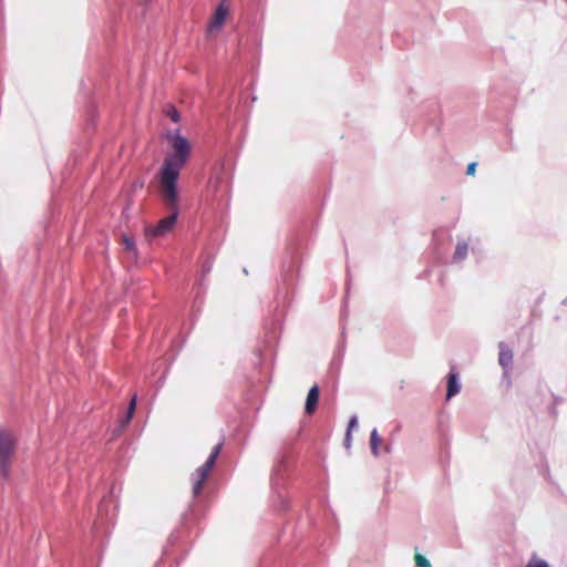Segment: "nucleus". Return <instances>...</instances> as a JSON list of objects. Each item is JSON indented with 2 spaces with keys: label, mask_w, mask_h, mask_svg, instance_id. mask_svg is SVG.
Wrapping results in <instances>:
<instances>
[{
  "label": "nucleus",
  "mask_w": 567,
  "mask_h": 567,
  "mask_svg": "<svg viewBox=\"0 0 567 567\" xmlns=\"http://www.w3.org/2000/svg\"><path fill=\"white\" fill-rule=\"evenodd\" d=\"M167 207L172 210V214L168 215L167 217L161 219L155 226L148 227L146 229L147 237L163 236L173 229V226L176 223L177 214H178L177 205L175 207H169V206H167Z\"/></svg>",
  "instance_id": "obj_3"
},
{
  "label": "nucleus",
  "mask_w": 567,
  "mask_h": 567,
  "mask_svg": "<svg viewBox=\"0 0 567 567\" xmlns=\"http://www.w3.org/2000/svg\"><path fill=\"white\" fill-rule=\"evenodd\" d=\"M467 250H468V245L466 243H458L456 245V248H455V251L453 255V260L454 261L464 260L467 256Z\"/></svg>",
  "instance_id": "obj_10"
},
{
  "label": "nucleus",
  "mask_w": 567,
  "mask_h": 567,
  "mask_svg": "<svg viewBox=\"0 0 567 567\" xmlns=\"http://www.w3.org/2000/svg\"><path fill=\"white\" fill-rule=\"evenodd\" d=\"M135 408H136V395H134L130 401L125 423H128L131 421V419L133 417Z\"/></svg>",
  "instance_id": "obj_13"
},
{
  "label": "nucleus",
  "mask_w": 567,
  "mask_h": 567,
  "mask_svg": "<svg viewBox=\"0 0 567 567\" xmlns=\"http://www.w3.org/2000/svg\"><path fill=\"white\" fill-rule=\"evenodd\" d=\"M318 401H319V386L317 384H315L313 386L310 388L307 399H306L305 412L308 415H311L316 411Z\"/></svg>",
  "instance_id": "obj_5"
},
{
  "label": "nucleus",
  "mask_w": 567,
  "mask_h": 567,
  "mask_svg": "<svg viewBox=\"0 0 567 567\" xmlns=\"http://www.w3.org/2000/svg\"><path fill=\"white\" fill-rule=\"evenodd\" d=\"M123 245L126 250L135 251L136 249L134 240L130 237L123 238Z\"/></svg>",
  "instance_id": "obj_16"
},
{
  "label": "nucleus",
  "mask_w": 567,
  "mask_h": 567,
  "mask_svg": "<svg viewBox=\"0 0 567 567\" xmlns=\"http://www.w3.org/2000/svg\"><path fill=\"white\" fill-rule=\"evenodd\" d=\"M172 152L165 157L157 173L158 188L166 206L175 207L178 204L177 181L182 168L190 156V143L178 132L166 135Z\"/></svg>",
  "instance_id": "obj_1"
},
{
  "label": "nucleus",
  "mask_w": 567,
  "mask_h": 567,
  "mask_svg": "<svg viewBox=\"0 0 567 567\" xmlns=\"http://www.w3.org/2000/svg\"><path fill=\"white\" fill-rule=\"evenodd\" d=\"M476 163H471L467 165L466 174L473 176L475 174Z\"/></svg>",
  "instance_id": "obj_18"
},
{
  "label": "nucleus",
  "mask_w": 567,
  "mask_h": 567,
  "mask_svg": "<svg viewBox=\"0 0 567 567\" xmlns=\"http://www.w3.org/2000/svg\"><path fill=\"white\" fill-rule=\"evenodd\" d=\"M17 441L13 434L0 427V474L8 478L11 472V458L14 455Z\"/></svg>",
  "instance_id": "obj_2"
},
{
  "label": "nucleus",
  "mask_w": 567,
  "mask_h": 567,
  "mask_svg": "<svg viewBox=\"0 0 567 567\" xmlns=\"http://www.w3.org/2000/svg\"><path fill=\"white\" fill-rule=\"evenodd\" d=\"M457 377H458L457 372H454L453 370L449 374L447 392H446L447 400H450L452 396L456 395L461 390V386L457 382Z\"/></svg>",
  "instance_id": "obj_9"
},
{
  "label": "nucleus",
  "mask_w": 567,
  "mask_h": 567,
  "mask_svg": "<svg viewBox=\"0 0 567 567\" xmlns=\"http://www.w3.org/2000/svg\"><path fill=\"white\" fill-rule=\"evenodd\" d=\"M208 476H209L208 474H206L199 470H196L195 473L192 475V480H193L192 493H193L194 497H197L202 493V489H203Z\"/></svg>",
  "instance_id": "obj_7"
},
{
  "label": "nucleus",
  "mask_w": 567,
  "mask_h": 567,
  "mask_svg": "<svg viewBox=\"0 0 567 567\" xmlns=\"http://www.w3.org/2000/svg\"><path fill=\"white\" fill-rule=\"evenodd\" d=\"M344 445L347 449H350V445H351V433L350 432L346 433Z\"/></svg>",
  "instance_id": "obj_19"
},
{
  "label": "nucleus",
  "mask_w": 567,
  "mask_h": 567,
  "mask_svg": "<svg viewBox=\"0 0 567 567\" xmlns=\"http://www.w3.org/2000/svg\"><path fill=\"white\" fill-rule=\"evenodd\" d=\"M228 16V7L223 2L219 3L208 23L207 32L209 34L219 31Z\"/></svg>",
  "instance_id": "obj_4"
},
{
  "label": "nucleus",
  "mask_w": 567,
  "mask_h": 567,
  "mask_svg": "<svg viewBox=\"0 0 567 567\" xmlns=\"http://www.w3.org/2000/svg\"><path fill=\"white\" fill-rule=\"evenodd\" d=\"M166 115L175 123H177L181 120V115L174 106H169L166 110Z\"/></svg>",
  "instance_id": "obj_14"
},
{
  "label": "nucleus",
  "mask_w": 567,
  "mask_h": 567,
  "mask_svg": "<svg viewBox=\"0 0 567 567\" xmlns=\"http://www.w3.org/2000/svg\"><path fill=\"white\" fill-rule=\"evenodd\" d=\"M221 447H223V443H218L217 445H215L208 456V458L206 460V462L199 466L197 470L210 475L215 464H216V460L221 451Z\"/></svg>",
  "instance_id": "obj_6"
},
{
  "label": "nucleus",
  "mask_w": 567,
  "mask_h": 567,
  "mask_svg": "<svg viewBox=\"0 0 567 567\" xmlns=\"http://www.w3.org/2000/svg\"><path fill=\"white\" fill-rule=\"evenodd\" d=\"M526 567H550L545 560L540 559V558H537V557H532Z\"/></svg>",
  "instance_id": "obj_12"
},
{
  "label": "nucleus",
  "mask_w": 567,
  "mask_h": 567,
  "mask_svg": "<svg viewBox=\"0 0 567 567\" xmlns=\"http://www.w3.org/2000/svg\"><path fill=\"white\" fill-rule=\"evenodd\" d=\"M414 560L417 567H431L429 559L421 554H415Z\"/></svg>",
  "instance_id": "obj_15"
},
{
  "label": "nucleus",
  "mask_w": 567,
  "mask_h": 567,
  "mask_svg": "<svg viewBox=\"0 0 567 567\" xmlns=\"http://www.w3.org/2000/svg\"><path fill=\"white\" fill-rule=\"evenodd\" d=\"M358 424V421H357V417L355 416H352L349 421V424H348V430L347 432H352V430L357 426Z\"/></svg>",
  "instance_id": "obj_17"
},
{
  "label": "nucleus",
  "mask_w": 567,
  "mask_h": 567,
  "mask_svg": "<svg viewBox=\"0 0 567 567\" xmlns=\"http://www.w3.org/2000/svg\"><path fill=\"white\" fill-rule=\"evenodd\" d=\"M381 443V437L378 434L377 429H373L370 435V447L374 456L379 455V445Z\"/></svg>",
  "instance_id": "obj_11"
},
{
  "label": "nucleus",
  "mask_w": 567,
  "mask_h": 567,
  "mask_svg": "<svg viewBox=\"0 0 567 567\" xmlns=\"http://www.w3.org/2000/svg\"><path fill=\"white\" fill-rule=\"evenodd\" d=\"M498 362L504 369H508L513 363V351L504 343H499Z\"/></svg>",
  "instance_id": "obj_8"
}]
</instances>
